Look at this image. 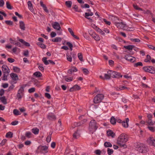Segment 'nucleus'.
Here are the masks:
<instances>
[{
    "instance_id": "f257e3e1",
    "label": "nucleus",
    "mask_w": 155,
    "mask_h": 155,
    "mask_svg": "<svg viewBox=\"0 0 155 155\" xmlns=\"http://www.w3.org/2000/svg\"><path fill=\"white\" fill-rule=\"evenodd\" d=\"M128 136L124 133L121 134L118 138L117 140V144L123 149L126 148L127 146L125 144L128 140Z\"/></svg>"
},
{
    "instance_id": "f03ea898",
    "label": "nucleus",
    "mask_w": 155,
    "mask_h": 155,
    "mask_svg": "<svg viewBox=\"0 0 155 155\" xmlns=\"http://www.w3.org/2000/svg\"><path fill=\"white\" fill-rule=\"evenodd\" d=\"M135 148L137 150L141 153H145L147 151V149L144 144L140 143H137L135 145Z\"/></svg>"
},
{
    "instance_id": "7ed1b4c3",
    "label": "nucleus",
    "mask_w": 155,
    "mask_h": 155,
    "mask_svg": "<svg viewBox=\"0 0 155 155\" xmlns=\"http://www.w3.org/2000/svg\"><path fill=\"white\" fill-rule=\"evenodd\" d=\"M98 126L96 121L94 120L91 121L89 125V129L92 134L95 132L97 129Z\"/></svg>"
},
{
    "instance_id": "20e7f679",
    "label": "nucleus",
    "mask_w": 155,
    "mask_h": 155,
    "mask_svg": "<svg viewBox=\"0 0 155 155\" xmlns=\"http://www.w3.org/2000/svg\"><path fill=\"white\" fill-rule=\"evenodd\" d=\"M2 71L3 73V78L2 79L3 81L7 80V76L10 72V70L8 66L5 64L2 66Z\"/></svg>"
},
{
    "instance_id": "39448f33",
    "label": "nucleus",
    "mask_w": 155,
    "mask_h": 155,
    "mask_svg": "<svg viewBox=\"0 0 155 155\" xmlns=\"http://www.w3.org/2000/svg\"><path fill=\"white\" fill-rule=\"evenodd\" d=\"M143 69L145 72H149L151 74H155V69L153 67L146 66L143 67Z\"/></svg>"
},
{
    "instance_id": "423d86ee",
    "label": "nucleus",
    "mask_w": 155,
    "mask_h": 155,
    "mask_svg": "<svg viewBox=\"0 0 155 155\" xmlns=\"http://www.w3.org/2000/svg\"><path fill=\"white\" fill-rule=\"evenodd\" d=\"M104 96L102 94H98L96 95L94 99V102L95 104H97L100 102L103 99Z\"/></svg>"
},
{
    "instance_id": "0eeeda50",
    "label": "nucleus",
    "mask_w": 155,
    "mask_h": 155,
    "mask_svg": "<svg viewBox=\"0 0 155 155\" xmlns=\"http://www.w3.org/2000/svg\"><path fill=\"white\" fill-rule=\"evenodd\" d=\"M115 25L117 28L123 29L124 30L125 28H126V25L122 22H116L115 23Z\"/></svg>"
},
{
    "instance_id": "6e6552de",
    "label": "nucleus",
    "mask_w": 155,
    "mask_h": 155,
    "mask_svg": "<svg viewBox=\"0 0 155 155\" xmlns=\"http://www.w3.org/2000/svg\"><path fill=\"white\" fill-rule=\"evenodd\" d=\"M38 149H40V152L42 153L45 154L48 152V147L46 146H40L39 147Z\"/></svg>"
},
{
    "instance_id": "1a4fd4ad",
    "label": "nucleus",
    "mask_w": 155,
    "mask_h": 155,
    "mask_svg": "<svg viewBox=\"0 0 155 155\" xmlns=\"http://www.w3.org/2000/svg\"><path fill=\"white\" fill-rule=\"evenodd\" d=\"M111 77L113 78H118L120 77H122V75L120 74V73L111 71Z\"/></svg>"
},
{
    "instance_id": "9d476101",
    "label": "nucleus",
    "mask_w": 155,
    "mask_h": 155,
    "mask_svg": "<svg viewBox=\"0 0 155 155\" xmlns=\"http://www.w3.org/2000/svg\"><path fill=\"white\" fill-rule=\"evenodd\" d=\"M147 143L150 145L155 147V139L153 137H150L147 140Z\"/></svg>"
},
{
    "instance_id": "9b49d317",
    "label": "nucleus",
    "mask_w": 155,
    "mask_h": 155,
    "mask_svg": "<svg viewBox=\"0 0 155 155\" xmlns=\"http://www.w3.org/2000/svg\"><path fill=\"white\" fill-rule=\"evenodd\" d=\"M124 58L127 60L131 62H134L135 61L136 59L134 57H133L129 55H127L125 56Z\"/></svg>"
},
{
    "instance_id": "f8f14e48",
    "label": "nucleus",
    "mask_w": 155,
    "mask_h": 155,
    "mask_svg": "<svg viewBox=\"0 0 155 155\" xmlns=\"http://www.w3.org/2000/svg\"><path fill=\"white\" fill-rule=\"evenodd\" d=\"M10 76L13 80V84L16 83L17 80L18 79L17 75L16 74L12 73L10 74Z\"/></svg>"
},
{
    "instance_id": "ddd939ff",
    "label": "nucleus",
    "mask_w": 155,
    "mask_h": 155,
    "mask_svg": "<svg viewBox=\"0 0 155 155\" xmlns=\"http://www.w3.org/2000/svg\"><path fill=\"white\" fill-rule=\"evenodd\" d=\"M52 27L54 29L60 30L61 29V27L59 23L57 22H55L54 24H52Z\"/></svg>"
},
{
    "instance_id": "4468645a",
    "label": "nucleus",
    "mask_w": 155,
    "mask_h": 155,
    "mask_svg": "<svg viewBox=\"0 0 155 155\" xmlns=\"http://www.w3.org/2000/svg\"><path fill=\"white\" fill-rule=\"evenodd\" d=\"M129 121V119L128 118L125 119V120L122 122V125L125 128H127L129 125L128 122Z\"/></svg>"
},
{
    "instance_id": "2eb2a0df",
    "label": "nucleus",
    "mask_w": 155,
    "mask_h": 155,
    "mask_svg": "<svg viewBox=\"0 0 155 155\" xmlns=\"http://www.w3.org/2000/svg\"><path fill=\"white\" fill-rule=\"evenodd\" d=\"M19 27L20 29L22 31L25 30V25L24 22L22 21H19Z\"/></svg>"
},
{
    "instance_id": "dca6fc26",
    "label": "nucleus",
    "mask_w": 155,
    "mask_h": 155,
    "mask_svg": "<svg viewBox=\"0 0 155 155\" xmlns=\"http://www.w3.org/2000/svg\"><path fill=\"white\" fill-rule=\"evenodd\" d=\"M111 71H107V73L104 74V79H109L111 77Z\"/></svg>"
},
{
    "instance_id": "f3484780",
    "label": "nucleus",
    "mask_w": 155,
    "mask_h": 155,
    "mask_svg": "<svg viewBox=\"0 0 155 155\" xmlns=\"http://www.w3.org/2000/svg\"><path fill=\"white\" fill-rule=\"evenodd\" d=\"M28 5L29 9L32 13L34 12V10L33 8V5L30 1L28 2Z\"/></svg>"
},
{
    "instance_id": "a211bd4d",
    "label": "nucleus",
    "mask_w": 155,
    "mask_h": 155,
    "mask_svg": "<svg viewBox=\"0 0 155 155\" xmlns=\"http://www.w3.org/2000/svg\"><path fill=\"white\" fill-rule=\"evenodd\" d=\"M107 134L108 136H111L112 137H114L115 134L112 130H110L107 131Z\"/></svg>"
},
{
    "instance_id": "6ab92c4d",
    "label": "nucleus",
    "mask_w": 155,
    "mask_h": 155,
    "mask_svg": "<svg viewBox=\"0 0 155 155\" xmlns=\"http://www.w3.org/2000/svg\"><path fill=\"white\" fill-rule=\"evenodd\" d=\"M116 89L117 90L119 91L125 89H129L130 88L125 86H120L119 87H117Z\"/></svg>"
},
{
    "instance_id": "aec40b11",
    "label": "nucleus",
    "mask_w": 155,
    "mask_h": 155,
    "mask_svg": "<svg viewBox=\"0 0 155 155\" xmlns=\"http://www.w3.org/2000/svg\"><path fill=\"white\" fill-rule=\"evenodd\" d=\"M77 71V69L76 68L73 67L68 70V73L70 74H71L73 72H76Z\"/></svg>"
},
{
    "instance_id": "412c9836",
    "label": "nucleus",
    "mask_w": 155,
    "mask_h": 155,
    "mask_svg": "<svg viewBox=\"0 0 155 155\" xmlns=\"http://www.w3.org/2000/svg\"><path fill=\"white\" fill-rule=\"evenodd\" d=\"M18 40L20 42L24 44L25 46L28 47H29L30 46L29 43L25 41L24 40L21 39H19Z\"/></svg>"
},
{
    "instance_id": "4be33fe9",
    "label": "nucleus",
    "mask_w": 155,
    "mask_h": 155,
    "mask_svg": "<svg viewBox=\"0 0 155 155\" xmlns=\"http://www.w3.org/2000/svg\"><path fill=\"white\" fill-rule=\"evenodd\" d=\"M24 88L22 87H21L19 90L18 91V94H21L22 96L24 95Z\"/></svg>"
},
{
    "instance_id": "5701e85b",
    "label": "nucleus",
    "mask_w": 155,
    "mask_h": 155,
    "mask_svg": "<svg viewBox=\"0 0 155 155\" xmlns=\"http://www.w3.org/2000/svg\"><path fill=\"white\" fill-rule=\"evenodd\" d=\"M62 40V39L60 37H56L52 40V41L54 42H60Z\"/></svg>"
},
{
    "instance_id": "b1692460",
    "label": "nucleus",
    "mask_w": 155,
    "mask_h": 155,
    "mask_svg": "<svg viewBox=\"0 0 155 155\" xmlns=\"http://www.w3.org/2000/svg\"><path fill=\"white\" fill-rule=\"evenodd\" d=\"M0 100L4 104H7V100L5 96L0 97Z\"/></svg>"
},
{
    "instance_id": "393cba45",
    "label": "nucleus",
    "mask_w": 155,
    "mask_h": 155,
    "mask_svg": "<svg viewBox=\"0 0 155 155\" xmlns=\"http://www.w3.org/2000/svg\"><path fill=\"white\" fill-rule=\"evenodd\" d=\"M33 75L37 77H41L42 74L39 71H36L33 74Z\"/></svg>"
},
{
    "instance_id": "a878e982",
    "label": "nucleus",
    "mask_w": 155,
    "mask_h": 155,
    "mask_svg": "<svg viewBox=\"0 0 155 155\" xmlns=\"http://www.w3.org/2000/svg\"><path fill=\"white\" fill-rule=\"evenodd\" d=\"M73 138L75 139H77L80 136V134L78 132V130L75 132L73 134Z\"/></svg>"
},
{
    "instance_id": "bb28decb",
    "label": "nucleus",
    "mask_w": 155,
    "mask_h": 155,
    "mask_svg": "<svg viewBox=\"0 0 155 155\" xmlns=\"http://www.w3.org/2000/svg\"><path fill=\"white\" fill-rule=\"evenodd\" d=\"M39 130L37 128H35L32 129V132L35 134H37L39 133Z\"/></svg>"
},
{
    "instance_id": "cd10ccee",
    "label": "nucleus",
    "mask_w": 155,
    "mask_h": 155,
    "mask_svg": "<svg viewBox=\"0 0 155 155\" xmlns=\"http://www.w3.org/2000/svg\"><path fill=\"white\" fill-rule=\"evenodd\" d=\"M134 47V46L133 45H129L127 46H124V48L127 49L129 50H132Z\"/></svg>"
},
{
    "instance_id": "c85d7f7f",
    "label": "nucleus",
    "mask_w": 155,
    "mask_h": 155,
    "mask_svg": "<svg viewBox=\"0 0 155 155\" xmlns=\"http://www.w3.org/2000/svg\"><path fill=\"white\" fill-rule=\"evenodd\" d=\"M116 119L114 117L112 116L110 120V122L113 125H114L116 123Z\"/></svg>"
},
{
    "instance_id": "c756f323",
    "label": "nucleus",
    "mask_w": 155,
    "mask_h": 155,
    "mask_svg": "<svg viewBox=\"0 0 155 155\" xmlns=\"http://www.w3.org/2000/svg\"><path fill=\"white\" fill-rule=\"evenodd\" d=\"M48 118L50 120H55L56 118V117L55 115H48Z\"/></svg>"
},
{
    "instance_id": "7c9ffc66",
    "label": "nucleus",
    "mask_w": 155,
    "mask_h": 155,
    "mask_svg": "<svg viewBox=\"0 0 155 155\" xmlns=\"http://www.w3.org/2000/svg\"><path fill=\"white\" fill-rule=\"evenodd\" d=\"M93 37L95 40L97 41H99L100 39V37L96 34L93 35Z\"/></svg>"
},
{
    "instance_id": "2f4dec72",
    "label": "nucleus",
    "mask_w": 155,
    "mask_h": 155,
    "mask_svg": "<svg viewBox=\"0 0 155 155\" xmlns=\"http://www.w3.org/2000/svg\"><path fill=\"white\" fill-rule=\"evenodd\" d=\"M32 135V133L29 131L27 132L25 134V137L28 138L31 137Z\"/></svg>"
},
{
    "instance_id": "473e14b6",
    "label": "nucleus",
    "mask_w": 155,
    "mask_h": 155,
    "mask_svg": "<svg viewBox=\"0 0 155 155\" xmlns=\"http://www.w3.org/2000/svg\"><path fill=\"white\" fill-rule=\"evenodd\" d=\"M104 146L106 147H111L112 146V144L109 142H106L104 143Z\"/></svg>"
},
{
    "instance_id": "72a5a7b5",
    "label": "nucleus",
    "mask_w": 155,
    "mask_h": 155,
    "mask_svg": "<svg viewBox=\"0 0 155 155\" xmlns=\"http://www.w3.org/2000/svg\"><path fill=\"white\" fill-rule=\"evenodd\" d=\"M47 58L46 57H43L42 58V61L45 65H48L49 64V61L47 60Z\"/></svg>"
},
{
    "instance_id": "f704fd0d",
    "label": "nucleus",
    "mask_w": 155,
    "mask_h": 155,
    "mask_svg": "<svg viewBox=\"0 0 155 155\" xmlns=\"http://www.w3.org/2000/svg\"><path fill=\"white\" fill-rule=\"evenodd\" d=\"M72 4V2L71 1H68L65 2V4L68 8L71 7Z\"/></svg>"
},
{
    "instance_id": "c9c22d12",
    "label": "nucleus",
    "mask_w": 155,
    "mask_h": 155,
    "mask_svg": "<svg viewBox=\"0 0 155 155\" xmlns=\"http://www.w3.org/2000/svg\"><path fill=\"white\" fill-rule=\"evenodd\" d=\"M37 45L41 48L45 49L46 48V46L44 44H42L41 42H38Z\"/></svg>"
},
{
    "instance_id": "e433bc0d",
    "label": "nucleus",
    "mask_w": 155,
    "mask_h": 155,
    "mask_svg": "<svg viewBox=\"0 0 155 155\" xmlns=\"http://www.w3.org/2000/svg\"><path fill=\"white\" fill-rule=\"evenodd\" d=\"M13 113L15 115H20L21 113L17 109H15L13 110Z\"/></svg>"
},
{
    "instance_id": "4c0bfd02",
    "label": "nucleus",
    "mask_w": 155,
    "mask_h": 155,
    "mask_svg": "<svg viewBox=\"0 0 155 155\" xmlns=\"http://www.w3.org/2000/svg\"><path fill=\"white\" fill-rule=\"evenodd\" d=\"M154 123V121H152L151 119H148L147 121V123L149 125H153Z\"/></svg>"
},
{
    "instance_id": "58836bf2",
    "label": "nucleus",
    "mask_w": 155,
    "mask_h": 155,
    "mask_svg": "<svg viewBox=\"0 0 155 155\" xmlns=\"http://www.w3.org/2000/svg\"><path fill=\"white\" fill-rule=\"evenodd\" d=\"M134 28L133 27H127L126 25V28H125V30L131 31H134Z\"/></svg>"
},
{
    "instance_id": "ea45409f",
    "label": "nucleus",
    "mask_w": 155,
    "mask_h": 155,
    "mask_svg": "<svg viewBox=\"0 0 155 155\" xmlns=\"http://www.w3.org/2000/svg\"><path fill=\"white\" fill-rule=\"evenodd\" d=\"M13 70L14 71V72L16 73H19L20 71V69L14 66L13 67Z\"/></svg>"
},
{
    "instance_id": "a19ab883",
    "label": "nucleus",
    "mask_w": 155,
    "mask_h": 155,
    "mask_svg": "<svg viewBox=\"0 0 155 155\" xmlns=\"http://www.w3.org/2000/svg\"><path fill=\"white\" fill-rule=\"evenodd\" d=\"M13 134L11 132H9L7 133L6 135L7 137L12 138V137Z\"/></svg>"
},
{
    "instance_id": "79ce46f5",
    "label": "nucleus",
    "mask_w": 155,
    "mask_h": 155,
    "mask_svg": "<svg viewBox=\"0 0 155 155\" xmlns=\"http://www.w3.org/2000/svg\"><path fill=\"white\" fill-rule=\"evenodd\" d=\"M96 30L98 32L100 33L101 35H104L105 33L101 29L98 28H97Z\"/></svg>"
},
{
    "instance_id": "37998d69",
    "label": "nucleus",
    "mask_w": 155,
    "mask_h": 155,
    "mask_svg": "<svg viewBox=\"0 0 155 155\" xmlns=\"http://www.w3.org/2000/svg\"><path fill=\"white\" fill-rule=\"evenodd\" d=\"M6 7L8 9H12V7L8 2H6Z\"/></svg>"
},
{
    "instance_id": "c03bdc74",
    "label": "nucleus",
    "mask_w": 155,
    "mask_h": 155,
    "mask_svg": "<svg viewBox=\"0 0 155 155\" xmlns=\"http://www.w3.org/2000/svg\"><path fill=\"white\" fill-rule=\"evenodd\" d=\"M107 152L109 155H111L113 153L114 151L112 149L108 148L107 149Z\"/></svg>"
},
{
    "instance_id": "a18cd8bd",
    "label": "nucleus",
    "mask_w": 155,
    "mask_h": 155,
    "mask_svg": "<svg viewBox=\"0 0 155 155\" xmlns=\"http://www.w3.org/2000/svg\"><path fill=\"white\" fill-rule=\"evenodd\" d=\"M78 56L79 60L81 61H83L82 54L81 53H78Z\"/></svg>"
},
{
    "instance_id": "49530a36",
    "label": "nucleus",
    "mask_w": 155,
    "mask_h": 155,
    "mask_svg": "<svg viewBox=\"0 0 155 155\" xmlns=\"http://www.w3.org/2000/svg\"><path fill=\"white\" fill-rule=\"evenodd\" d=\"M66 57L67 60L71 62L72 61V58L71 56L69 55H67Z\"/></svg>"
},
{
    "instance_id": "de8ad7c7",
    "label": "nucleus",
    "mask_w": 155,
    "mask_h": 155,
    "mask_svg": "<svg viewBox=\"0 0 155 155\" xmlns=\"http://www.w3.org/2000/svg\"><path fill=\"white\" fill-rule=\"evenodd\" d=\"M143 64L141 62H139L134 64L135 67H137L138 66H142Z\"/></svg>"
},
{
    "instance_id": "09e8293b",
    "label": "nucleus",
    "mask_w": 155,
    "mask_h": 155,
    "mask_svg": "<svg viewBox=\"0 0 155 155\" xmlns=\"http://www.w3.org/2000/svg\"><path fill=\"white\" fill-rule=\"evenodd\" d=\"M73 88H74L75 90H78L81 89V87L78 85H75L73 86Z\"/></svg>"
},
{
    "instance_id": "8fccbe9b",
    "label": "nucleus",
    "mask_w": 155,
    "mask_h": 155,
    "mask_svg": "<svg viewBox=\"0 0 155 155\" xmlns=\"http://www.w3.org/2000/svg\"><path fill=\"white\" fill-rule=\"evenodd\" d=\"M23 96L21 95V94H17V95H16V97H17V98H16L18 100H21V98Z\"/></svg>"
},
{
    "instance_id": "3c124183",
    "label": "nucleus",
    "mask_w": 155,
    "mask_h": 155,
    "mask_svg": "<svg viewBox=\"0 0 155 155\" xmlns=\"http://www.w3.org/2000/svg\"><path fill=\"white\" fill-rule=\"evenodd\" d=\"M5 23L8 25H12L13 24V22L11 21H5Z\"/></svg>"
},
{
    "instance_id": "603ef678",
    "label": "nucleus",
    "mask_w": 155,
    "mask_h": 155,
    "mask_svg": "<svg viewBox=\"0 0 155 155\" xmlns=\"http://www.w3.org/2000/svg\"><path fill=\"white\" fill-rule=\"evenodd\" d=\"M38 68L41 71H43L44 70V68L43 66V64H40L38 66Z\"/></svg>"
},
{
    "instance_id": "864d4df0",
    "label": "nucleus",
    "mask_w": 155,
    "mask_h": 155,
    "mask_svg": "<svg viewBox=\"0 0 155 155\" xmlns=\"http://www.w3.org/2000/svg\"><path fill=\"white\" fill-rule=\"evenodd\" d=\"M148 128L152 132H153L155 131V127L148 126Z\"/></svg>"
},
{
    "instance_id": "5fc2aeb1",
    "label": "nucleus",
    "mask_w": 155,
    "mask_h": 155,
    "mask_svg": "<svg viewBox=\"0 0 155 155\" xmlns=\"http://www.w3.org/2000/svg\"><path fill=\"white\" fill-rule=\"evenodd\" d=\"M51 140V136L50 135H49L46 138V141L47 142L49 143L50 142Z\"/></svg>"
},
{
    "instance_id": "6e6d98bb",
    "label": "nucleus",
    "mask_w": 155,
    "mask_h": 155,
    "mask_svg": "<svg viewBox=\"0 0 155 155\" xmlns=\"http://www.w3.org/2000/svg\"><path fill=\"white\" fill-rule=\"evenodd\" d=\"M130 40L132 41L139 42L140 41V40L138 38H131Z\"/></svg>"
},
{
    "instance_id": "4d7b16f0",
    "label": "nucleus",
    "mask_w": 155,
    "mask_h": 155,
    "mask_svg": "<svg viewBox=\"0 0 155 155\" xmlns=\"http://www.w3.org/2000/svg\"><path fill=\"white\" fill-rule=\"evenodd\" d=\"M83 71L84 73L85 74H88L89 72V71L86 68L83 69Z\"/></svg>"
},
{
    "instance_id": "13d9d810",
    "label": "nucleus",
    "mask_w": 155,
    "mask_h": 155,
    "mask_svg": "<svg viewBox=\"0 0 155 155\" xmlns=\"http://www.w3.org/2000/svg\"><path fill=\"white\" fill-rule=\"evenodd\" d=\"M56 35V34L55 32L52 31L51 33V36L52 38L54 37Z\"/></svg>"
},
{
    "instance_id": "bf43d9fd",
    "label": "nucleus",
    "mask_w": 155,
    "mask_h": 155,
    "mask_svg": "<svg viewBox=\"0 0 155 155\" xmlns=\"http://www.w3.org/2000/svg\"><path fill=\"white\" fill-rule=\"evenodd\" d=\"M35 91V88L34 87H32L28 90V92L29 93H31Z\"/></svg>"
},
{
    "instance_id": "052dcab7",
    "label": "nucleus",
    "mask_w": 155,
    "mask_h": 155,
    "mask_svg": "<svg viewBox=\"0 0 155 155\" xmlns=\"http://www.w3.org/2000/svg\"><path fill=\"white\" fill-rule=\"evenodd\" d=\"M45 96L48 99H50L51 98V96L49 93H46L45 94Z\"/></svg>"
},
{
    "instance_id": "680f3d73",
    "label": "nucleus",
    "mask_w": 155,
    "mask_h": 155,
    "mask_svg": "<svg viewBox=\"0 0 155 155\" xmlns=\"http://www.w3.org/2000/svg\"><path fill=\"white\" fill-rule=\"evenodd\" d=\"M7 141V140L6 139H5L3 140L2 141L1 143H0V145H1L2 146H3L4 145L6 142Z\"/></svg>"
},
{
    "instance_id": "e2e57ef3",
    "label": "nucleus",
    "mask_w": 155,
    "mask_h": 155,
    "mask_svg": "<svg viewBox=\"0 0 155 155\" xmlns=\"http://www.w3.org/2000/svg\"><path fill=\"white\" fill-rule=\"evenodd\" d=\"M73 8L74 9L76 12H79L78 11V7L76 5H73Z\"/></svg>"
},
{
    "instance_id": "0e129e2a",
    "label": "nucleus",
    "mask_w": 155,
    "mask_h": 155,
    "mask_svg": "<svg viewBox=\"0 0 155 155\" xmlns=\"http://www.w3.org/2000/svg\"><path fill=\"white\" fill-rule=\"evenodd\" d=\"M15 42L14 45H15L18 46L20 47H21V44L19 42H16V41H15Z\"/></svg>"
},
{
    "instance_id": "69168bd1",
    "label": "nucleus",
    "mask_w": 155,
    "mask_h": 155,
    "mask_svg": "<svg viewBox=\"0 0 155 155\" xmlns=\"http://www.w3.org/2000/svg\"><path fill=\"white\" fill-rule=\"evenodd\" d=\"M14 87V86L13 85H12L11 86H10L8 89V91H9L12 90L13 89Z\"/></svg>"
},
{
    "instance_id": "338daca9",
    "label": "nucleus",
    "mask_w": 155,
    "mask_h": 155,
    "mask_svg": "<svg viewBox=\"0 0 155 155\" xmlns=\"http://www.w3.org/2000/svg\"><path fill=\"white\" fill-rule=\"evenodd\" d=\"M28 50H26L24 51L23 54L25 56L27 57L28 55Z\"/></svg>"
},
{
    "instance_id": "774afa93",
    "label": "nucleus",
    "mask_w": 155,
    "mask_h": 155,
    "mask_svg": "<svg viewBox=\"0 0 155 155\" xmlns=\"http://www.w3.org/2000/svg\"><path fill=\"white\" fill-rule=\"evenodd\" d=\"M8 61L10 63H12L15 61V60L11 58H8Z\"/></svg>"
}]
</instances>
